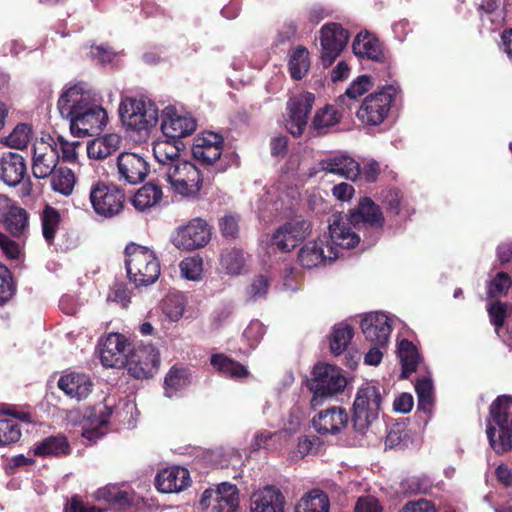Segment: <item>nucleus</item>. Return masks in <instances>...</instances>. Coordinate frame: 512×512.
I'll use <instances>...</instances> for the list:
<instances>
[{
    "label": "nucleus",
    "instance_id": "nucleus-61",
    "mask_svg": "<svg viewBox=\"0 0 512 512\" xmlns=\"http://www.w3.org/2000/svg\"><path fill=\"white\" fill-rule=\"evenodd\" d=\"M58 145V151L61 152V158L66 162H74L77 157L76 147L80 145V142H68L62 136L57 137L55 141Z\"/></svg>",
    "mask_w": 512,
    "mask_h": 512
},
{
    "label": "nucleus",
    "instance_id": "nucleus-12",
    "mask_svg": "<svg viewBox=\"0 0 512 512\" xmlns=\"http://www.w3.org/2000/svg\"><path fill=\"white\" fill-rule=\"evenodd\" d=\"M135 379H150L160 367V353L152 344H139L132 347L125 365Z\"/></svg>",
    "mask_w": 512,
    "mask_h": 512
},
{
    "label": "nucleus",
    "instance_id": "nucleus-41",
    "mask_svg": "<svg viewBox=\"0 0 512 512\" xmlns=\"http://www.w3.org/2000/svg\"><path fill=\"white\" fill-rule=\"evenodd\" d=\"M189 369L173 365L164 379V394L171 398L176 392L183 389L190 382Z\"/></svg>",
    "mask_w": 512,
    "mask_h": 512
},
{
    "label": "nucleus",
    "instance_id": "nucleus-56",
    "mask_svg": "<svg viewBox=\"0 0 512 512\" xmlns=\"http://www.w3.org/2000/svg\"><path fill=\"white\" fill-rule=\"evenodd\" d=\"M31 127L25 123H19L5 138V144L16 149H23L30 141Z\"/></svg>",
    "mask_w": 512,
    "mask_h": 512
},
{
    "label": "nucleus",
    "instance_id": "nucleus-26",
    "mask_svg": "<svg viewBox=\"0 0 512 512\" xmlns=\"http://www.w3.org/2000/svg\"><path fill=\"white\" fill-rule=\"evenodd\" d=\"M27 176L26 159L17 152H5L0 157V180L16 187Z\"/></svg>",
    "mask_w": 512,
    "mask_h": 512
},
{
    "label": "nucleus",
    "instance_id": "nucleus-15",
    "mask_svg": "<svg viewBox=\"0 0 512 512\" xmlns=\"http://www.w3.org/2000/svg\"><path fill=\"white\" fill-rule=\"evenodd\" d=\"M100 360L109 368L125 367L132 344L120 333H110L98 343Z\"/></svg>",
    "mask_w": 512,
    "mask_h": 512
},
{
    "label": "nucleus",
    "instance_id": "nucleus-7",
    "mask_svg": "<svg viewBox=\"0 0 512 512\" xmlns=\"http://www.w3.org/2000/svg\"><path fill=\"white\" fill-rule=\"evenodd\" d=\"M89 200L98 216L110 219L123 211L126 195L116 184L98 180L90 188Z\"/></svg>",
    "mask_w": 512,
    "mask_h": 512
},
{
    "label": "nucleus",
    "instance_id": "nucleus-38",
    "mask_svg": "<svg viewBox=\"0 0 512 512\" xmlns=\"http://www.w3.org/2000/svg\"><path fill=\"white\" fill-rule=\"evenodd\" d=\"M328 495L320 489H312L305 493L295 507V512H329Z\"/></svg>",
    "mask_w": 512,
    "mask_h": 512
},
{
    "label": "nucleus",
    "instance_id": "nucleus-63",
    "mask_svg": "<svg viewBox=\"0 0 512 512\" xmlns=\"http://www.w3.org/2000/svg\"><path fill=\"white\" fill-rule=\"evenodd\" d=\"M399 512H437L435 504L427 499L421 498L408 501Z\"/></svg>",
    "mask_w": 512,
    "mask_h": 512
},
{
    "label": "nucleus",
    "instance_id": "nucleus-59",
    "mask_svg": "<svg viewBox=\"0 0 512 512\" xmlns=\"http://www.w3.org/2000/svg\"><path fill=\"white\" fill-rule=\"evenodd\" d=\"M181 274L188 280H197L203 270V261L199 257H187L180 262Z\"/></svg>",
    "mask_w": 512,
    "mask_h": 512
},
{
    "label": "nucleus",
    "instance_id": "nucleus-23",
    "mask_svg": "<svg viewBox=\"0 0 512 512\" xmlns=\"http://www.w3.org/2000/svg\"><path fill=\"white\" fill-rule=\"evenodd\" d=\"M353 53L359 58H367L374 62L388 64L390 57L384 50L383 43L375 34L367 30L360 31L352 43Z\"/></svg>",
    "mask_w": 512,
    "mask_h": 512
},
{
    "label": "nucleus",
    "instance_id": "nucleus-46",
    "mask_svg": "<svg viewBox=\"0 0 512 512\" xmlns=\"http://www.w3.org/2000/svg\"><path fill=\"white\" fill-rule=\"evenodd\" d=\"M354 335L353 327L349 324L339 323L333 327L330 338V350L335 356L342 354Z\"/></svg>",
    "mask_w": 512,
    "mask_h": 512
},
{
    "label": "nucleus",
    "instance_id": "nucleus-27",
    "mask_svg": "<svg viewBox=\"0 0 512 512\" xmlns=\"http://www.w3.org/2000/svg\"><path fill=\"white\" fill-rule=\"evenodd\" d=\"M352 226L342 213H334L329 218V237L337 247L351 249L360 242V236L352 231Z\"/></svg>",
    "mask_w": 512,
    "mask_h": 512
},
{
    "label": "nucleus",
    "instance_id": "nucleus-45",
    "mask_svg": "<svg viewBox=\"0 0 512 512\" xmlns=\"http://www.w3.org/2000/svg\"><path fill=\"white\" fill-rule=\"evenodd\" d=\"M40 217L43 237L49 245L53 244L61 222L60 212L53 206L47 204L42 210Z\"/></svg>",
    "mask_w": 512,
    "mask_h": 512
},
{
    "label": "nucleus",
    "instance_id": "nucleus-47",
    "mask_svg": "<svg viewBox=\"0 0 512 512\" xmlns=\"http://www.w3.org/2000/svg\"><path fill=\"white\" fill-rule=\"evenodd\" d=\"M415 391L418 398V411L430 415L434 405L433 383L431 378L426 376L418 378L415 384Z\"/></svg>",
    "mask_w": 512,
    "mask_h": 512
},
{
    "label": "nucleus",
    "instance_id": "nucleus-64",
    "mask_svg": "<svg viewBox=\"0 0 512 512\" xmlns=\"http://www.w3.org/2000/svg\"><path fill=\"white\" fill-rule=\"evenodd\" d=\"M354 512H383V507L373 496L360 497L356 502Z\"/></svg>",
    "mask_w": 512,
    "mask_h": 512
},
{
    "label": "nucleus",
    "instance_id": "nucleus-33",
    "mask_svg": "<svg viewBox=\"0 0 512 512\" xmlns=\"http://www.w3.org/2000/svg\"><path fill=\"white\" fill-rule=\"evenodd\" d=\"M184 149L182 140H159L153 145V155L159 163V172L165 171L166 166H172L181 161L180 151Z\"/></svg>",
    "mask_w": 512,
    "mask_h": 512
},
{
    "label": "nucleus",
    "instance_id": "nucleus-53",
    "mask_svg": "<svg viewBox=\"0 0 512 512\" xmlns=\"http://www.w3.org/2000/svg\"><path fill=\"white\" fill-rule=\"evenodd\" d=\"M0 415L11 416L13 420H19L27 424H36V414L29 406H17L6 403H0Z\"/></svg>",
    "mask_w": 512,
    "mask_h": 512
},
{
    "label": "nucleus",
    "instance_id": "nucleus-18",
    "mask_svg": "<svg viewBox=\"0 0 512 512\" xmlns=\"http://www.w3.org/2000/svg\"><path fill=\"white\" fill-rule=\"evenodd\" d=\"M314 102L315 95L311 92H302L288 100V130L294 137H299L303 134Z\"/></svg>",
    "mask_w": 512,
    "mask_h": 512
},
{
    "label": "nucleus",
    "instance_id": "nucleus-37",
    "mask_svg": "<svg viewBox=\"0 0 512 512\" xmlns=\"http://www.w3.org/2000/svg\"><path fill=\"white\" fill-rule=\"evenodd\" d=\"M71 452V446L65 436H49L38 442L34 447L36 456H67Z\"/></svg>",
    "mask_w": 512,
    "mask_h": 512
},
{
    "label": "nucleus",
    "instance_id": "nucleus-2",
    "mask_svg": "<svg viewBox=\"0 0 512 512\" xmlns=\"http://www.w3.org/2000/svg\"><path fill=\"white\" fill-rule=\"evenodd\" d=\"M486 434L496 454L512 449V396L500 395L490 405Z\"/></svg>",
    "mask_w": 512,
    "mask_h": 512
},
{
    "label": "nucleus",
    "instance_id": "nucleus-19",
    "mask_svg": "<svg viewBox=\"0 0 512 512\" xmlns=\"http://www.w3.org/2000/svg\"><path fill=\"white\" fill-rule=\"evenodd\" d=\"M210 238L211 232L206 221L196 218L177 229L173 244L179 249L191 251L204 247Z\"/></svg>",
    "mask_w": 512,
    "mask_h": 512
},
{
    "label": "nucleus",
    "instance_id": "nucleus-35",
    "mask_svg": "<svg viewBox=\"0 0 512 512\" xmlns=\"http://www.w3.org/2000/svg\"><path fill=\"white\" fill-rule=\"evenodd\" d=\"M120 144L121 137L118 134H106L87 144V154L91 159L102 160L116 152Z\"/></svg>",
    "mask_w": 512,
    "mask_h": 512
},
{
    "label": "nucleus",
    "instance_id": "nucleus-16",
    "mask_svg": "<svg viewBox=\"0 0 512 512\" xmlns=\"http://www.w3.org/2000/svg\"><path fill=\"white\" fill-rule=\"evenodd\" d=\"M0 224L14 238L27 237L29 213L9 197L0 198Z\"/></svg>",
    "mask_w": 512,
    "mask_h": 512
},
{
    "label": "nucleus",
    "instance_id": "nucleus-24",
    "mask_svg": "<svg viewBox=\"0 0 512 512\" xmlns=\"http://www.w3.org/2000/svg\"><path fill=\"white\" fill-rule=\"evenodd\" d=\"M361 329L371 344L386 346L392 332L389 318L382 312L366 314L361 320Z\"/></svg>",
    "mask_w": 512,
    "mask_h": 512
},
{
    "label": "nucleus",
    "instance_id": "nucleus-1",
    "mask_svg": "<svg viewBox=\"0 0 512 512\" xmlns=\"http://www.w3.org/2000/svg\"><path fill=\"white\" fill-rule=\"evenodd\" d=\"M57 108L60 115L69 120L71 133L77 137L99 134L108 121L97 94L83 81L62 91Z\"/></svg>",
    "mask_w": 512,
    "mask_h": 512
},
{
    "label": "nucleus",
    "instance_id": "nucleus-57",
    "mask_svg": "<svg viewBox=\"0 0 512 512\" xmlns=\"http://www.w3.org/2000/svg\"><path fill=\"white\" fill-rule=\"evenodd\" d=\"M16 284L10 270L0 265V306L8 302L15 294Z\"/></svg>",
    "mask_w": 512,
    "mask_h": 512
},
{
    "label": "nucleus",
    "instance_id": "nucleus-58",
    "mask_svg": "<svg viewBox=\"0 0 512 512\" xmlns=\"http://www.w3.org/2000/svg\"><path fill=\"white\" fill-rule=\"evenodd\" d=\"M507 304L496 300L488 308L490 323L494 326L495 332L499 335L500 329L504 326L507 317Z\"/></svg>",
    "mask_w": 512,
    "mask_h": 512
},
{
    "label": "nucleus",
    "instance_id": "nucleus-42",
    "mask_svg": "<svg viewBox=\"0 0 512 512\" xmlns=\"http://www.w3.org/2000/svg\"><path fill=\"white\" fill-rule=\"evenodd\" d=\"M341 114L333 105H326L316 111L312 127L318 135L327 133L330 127L335 126L340 122Z\"/></svg>",
    "mask_w": 512,
    "mask_h": 512
},
{
    "label": "nucleus",
    "instance_id": "nucleus-9",
    "mask_svg": "<svg viewBox=\"0 0 512 512\" xmlns=\"http://www.w3.org/2000/svg\"><path fill=\"white\" fill-rule=\"evenodd\" d=\"M397 94L393 85H386L380 90L369 94L357 110V118L360 122L370 126L381 124L392 107Z\"/></svg>",
    "mask_w": 512,
    "mask_h": 512
},
{
    "label": "nucleus",
    "instance_id": "nucleus-29",
    "mask_svg": "<svg viewBox=\"0 0 512 512\" xmlns=\"http://www.w3.org/2000/svg\"><path fill=\"white\" fill-rule=\"evenodd\" d=\"M285 497L277 487L268 485L251 496V512H284Z\"/></svg>",
    "mask_w": 512,
    "mask_h": 512
},
{
    "label": "nucleus",
    "instance_id": "nucleus-14",
    "mask_svg": "<svg viewBox=\"0 0 512 512\" xmlns=\"http://www.w3.org/2000/svg\"><path fill=\"white\" fill-rule=\"evenodd\" d=\"M200 505L206 512H236L239 507V489L235 484L222 482L216 490L206 489Z\"/></svg>",
    "mask_w": 512,
    "mask_h": 512
},
{
    "label": "nucleus",
    "instance_id": "nucleus-60",
    "mask_svg": "<svg viewBox=\"0 0 512 512\" xmlns=\"http://www.w3.org/2000/svg\"><path fill=\"white\" fill-rule=\"evenodd\" d=\"M0 249L3 254L11 260H18L21 257L22 249L20 245L5 233L0 231Z\"/></svg>",
    "mask_w": 512,
    "mask_h": 512
},
{
    "label": "nucleus",
    "instance_id": "nucleus-5",
    "mask_svg": "<svg viewBox=\"0 0 512 512\" xmlns=\"http://www.w3.org/2000/svg\"><path fill=\"white\" fill-rule=\"evenodd\" d=\"M345 217L354 229L363 231V243L367 246L376 243L385 224L380 206L369 197L361 198Z\"/></svg>",
    "mask_w": 512,
    "mask_h": 512
},
{
    "label": "nucleus",
    "instance_id": "nucleus-31",
    "mask_svg": "<svg viewBox=\"0 0 512 512\" xmlns=\"http://www.w3.org/2000/svg\"><path fill=\"white\" fill-rule=\"evenodd\" d=\"M334 247L329 248L330 254L326 256L324 253V241L321 239L306 242L297 253V263L305 269H313L324 264L327 259L334 260L338 257L334 252Z\"/></svg>",
    "mask_w": 512,
    "mask_h": 512
},
{
    "label": "nucleus",
    "instance_id": "nucleus-32",
    "mask_svg": "<svg viewBox=\"0 0 512 512\" xmlns=\"http://www.w3.org/2000/svg\"><path fill=\"white\" fill-rule=\"evenodd\" d=\"M57 386L70 398L81 401L91 393L93 383L85 373L70 372L59 378Z\"/></svg>",
    "mask_w": 512,
    "mask_h": 512
},
{
    "label": "nucleus",
    "instance_id": "nucleus-6",
    "mask_svg": "<svg viewBox=\"0 0 512 512\" xmlns=\"http://www.w3.org/2000/svg\"><path fill=\"white\" fill-rule=\"evenodd\" d=\"M346 384V378L340 368L327 363L316 364L312 370V377L307 382V387L313 394L311 406L315 408L325 398L342 392Z\"/></svg>",
    "mask_w": 512,
    "mask_h": 512
},
{
    "label": "nucleus",
    "instance_id": "nucleus-48",
    "mask_svg": "<svg viewBox=\"0 0 512 512\" xmlns=\"http://www.w3.org/2000/svg\"><path fill=\"white\" fill-rule=\"evenodd\" d=\"M76 183L74 172L67 167H60L51 175V187L64 196L72 194Z\"/></svg>",
    "mask_w": 512,
    "mask_h": 512
},
{
    "label": "nucleus",
    "instance_id": "nucleus-4",
    "mask_svg": "<svg viewBox=\"0 0 512 512\" xmlns=\"http://www.w3.org/2000/svg\"><path fill=\"white\" fill-rule=\"evenodd\" d=\"M385 391L371 382L358 388L353 407L351 423L355 432L363 434L375 422L382 411Z\"/></svg>",
    "mask_w": 512,
    "mask_h": 512
},
{
    "label": "nucleus",
    "instance_id": "nucleus-36",
    "mask_svg": "<svg viewBox=\"0 0 512 512\" xmlns=\"http://www.w3.org/2000/svg\"><path fill=\"white\" fill-rule=\"evenodd\" d=\"M112 408L104 405L98 413L90 420L89 426L83 427L82 436L90 442H96L108 432L109 419L112 415Z\"/></svg>",
    "mask_w": 512,
    "mask_h": 512
},
{
    "label": "nucleus",
    "instance_id": "nucleus-22",
    "mask_svg": "<svg viewBox=\"0 0 512 512\" xmlns=\"http://www.w3.org/2000/svg\"><path fill=\"white\" fill-rule=\"evenodd\" d=\"M197 127L192 116L178 115L172 106L166 107L161 115V130L166 138L181 140L191 135Z\"/></svg>",
    "mask_w": 512,
    "mask_h": 512
},
{
    "label": "nucleus",
    "instance_id": "nucleus-39",
    "mask_svg": "<svg viewBox=\"0 0 512 512\" xmlns=\"http://www.w3.org/2000/svg\"><path fill=\"white\" fill-rule=\"evenodd\" d=\"M398 355L402 365L401 378H408L415 372L421 361L417 347L408 339H402L398 344Z\"/></svg>",
    "mask_w": 512,
    "mask_h": 512
},
{
    "label": "nucleus",
    "instance_id": "nucleus-11",
    "mask_svg": "<svg viewBox=\"0 0 512 512\" xmlns=\"http://www.w3.org/2000/svg\"><path fill=\"white\" fill-rule=\"evenodd\" d=\"M312 233L311 221L296 216L278 226L270 237L273 250L289 253Z\"/></svg>",
    "mask_w": 512,
    "mask_h": 512
},
{
    "label": "nucleus",
    "instance_id": "nucleus-10",
    "mask_svg": "<svg viewBox=\"0 0 512 512\" xmlns=\"http://www.w3.org/2000/svg\"><path fill=\"white\" fill-rule=\"evenodd\" d=\"M170 183L172 189L183 196H196L203 183L200 170L192 163L181 160L172 166H166L160 173Z\"/></svg>",
    "mask_w": 512,
    "mask_h": 512
},
{
    "label": "nucleus",
    "instance_id": "nucleus-62",
    "mask_svg": "<svg viewBox=\"0 0 512 512\" xmlns=\"http://www.w3.org/2000/svg\"><path fill=\"white\" fill-rule=\"evenodd\" d=\"M108 298L122 307H127L130 303V291L125 283H115L111 288Z\"/></svg>",
    "mask_w": 512,
    "mask_h": 512
},
{
    "label": "nucleus",
    "instance_id": "nucleus-40",
    "mask_svg": "<svg viewBox=\"0 0 512 512\" xmlns=\"http://www.w3.org/2000/svg\"><path fill=\"white\" fill-rule=\"evenodd\" d=\"M162 196L161 187L149 182L138 189L132 198V203L137 210L144 211L158 204Z\"/></svg>",
    "mask_w": 512,
    "mask_h": 512
},
{
    "label": "nucleus",
    "instance_id": "nucleus-52",
    "mask_svg": "<svg viewBox=\"0 0 512 512\" xmlns=\"http://www.w3.org/2000/svg\"><path fill=\"white\" fill-rule=\"evenodd\" d=\"M241 217L237 213H228L221 217L218 221L219 231L223 238L227 240H235L240 234Z\"/></svg>",
    "mask_w": 512,
    "mask_h": 512
},
{
    "label": "nucleus",
    "instance_id": "nucleus-49",
    "mask_svg": "<svg viewBox=\"0 0 512 512\" xmlns=\"http://www.w3.org/2000/svg\"><path fill=\"white\" fill-rule=\"evenodd\" d=\"M185 306V296L178 291L168 293L161 302L163 313L173 322L178 321L183 316Z\"/></svg>",
    "mask_w": 512,
    "mask_h": 512
},
{
    "label": "nucleus",
    "instance_id": "nucleus-20",
    "mask_svg": "<svg viewBox=\"0 0 512 512\" xmlns=\"http://www.w3.org/2000/svg\"><path fill=\"white\" fill-rule=\"evenodd\" d=\"M224 138L222 135L206 131L194 140L192 155L202 165H213L221 159Z\"/></svg>",
    "mask_w": 512,
    "mask_h": 512
},
{
    "label": "nucleus",
    "instance_id": "nucleus-34",
    "mask_svg": "<svg viewBox=\"0 0 512 512\" xmlns=\"http://www.w3.org/2000/svg\"><path fill=\"white\" fill-rule=\"evenodd\" d=\"M210 364L225 378L241 380L250 375L247 367L223 353L213 354L210 358Z\"/></svg>",
    "mask_w": 512,
    "mask_h": 512
},
{
    "label": "nucleus",
    "instance_id": "nucleus-21",
    "mask_svg": "<svg viewBox=\"0 0 512 512\" xmlns=\"http://www.w3.org/2000/svg\"><path fill=\"white\" fill-rule=\"evenodd\" d=\"M150 166L145 158L136 153L123 152L117 157L118 180L138 184L148 176Z\"/></svg>",
    "mask_w": 512,
    "mask_h": 512
},
{
    "label": "nucleus",
    "instance_id": "nucleus-30",
    "mask_svg": "<svg viewBox=\"0 0 512 512\" xmlns=\"http://www.w3.org/2000/svg\"><path fill=\"white\" fill-rule=\"evenodd\" d=\"M190 484L189 471L180 466L165 468L157 473L155 486L162 493L180 492Z\"/></svg>",
    "mask_w": 512,
    "mask_h": 512
},
{
    "label": "nucleus",
    "instance_id": "nucleus-55",
    "mask_svg": "<svg viewBox=\"0 0 512 512\" xmlns=\"http://www.w3.org/2000/svg\"><path fill=\"white\" fill-rule=\"evenodd\" d=\"M21 430L13 419H0V447L18 442L21 438Z\"/></svg>",
    "mask_w": 512,
    "mask_h": 512
},
{
    "label": "nucleus",
    "instance_id": "nucleus-44",
    "mask_svg": "<svg viewBox=\"0 0 512 512\" xmlns=\"http://www.w3.org/2000/svg\"><path fill=\"white\" fill-rule=\"evenodd\" d=\"M97 501H105L106 503L125 508L131 505V497L128 492L121 490L116 485H107L99 488L94 495Z\"/></svg>",
    "mask_w": 512,
    "mask_h": 512
},
{
    "label": "nucleus",
    "instance_id": "nucleus-8",
    "mask_svg": "<svg viewBox=\"0 0 512 512\" xmlns=\"http://www.w3.org/2000/svg\"><path fill=\"white\" fill-rule=\"evenodd\" d=\"M121 121L134 130H146L158 122V109L151 101L144 98L126 97L119 106Z\"/></svg>",
    "mask_w": 512,
    "mask_h": 512
},
{
    "label": "nucleus",
    "instance_id": "nucleus-28",
    "mask_svg": "<svg viewBox=\"0 0 512 512\" xmlns=\"http://www.w3.org/2000/svg\"><path fill=\"white\" fill-rule=\"evenodd\" d=\"M318 166L320 171L336 174L351 181H356L361 173L360 164L346 154L328 156L321 159Z\"/></svg>",
    "mask_w": 512,
    "mask_h": 512
},
{
    "label": "nucleus",
    "instance_id": "nucleus-43",
    "mask_svg": "<svg viewBox=\"0 0 512 512\" xmlns=\"http://www.w3.org/2000/svg\"><path fill=\"white\" fill-rule=\"evenodd\" d=\"M288 67L292 79H303L310 68V58L307 48L298 46L293 50L288 61Z\"/></svg>",
    "mask_w": 512,
    "mask_h": 512
},
{
    "label": "nucleus",
    "instance_id": "nucleus-17",
    "mask_svg": "<svg viewBox=\"0 0 512 512\" xmlns=\"http://www.w3.org/2000/svg\"><path fill=\"white\" fill-rule=\"evenodd\" d=\"M48 141L41 139L34 144L32 173L37 179H45L51 176L60 159L58 145L52 136H47Z\"/></svg>",
    "mask_w": 512,
    "mask_h": 512
},
{
    "label": "nucleus",
    "instance_id": "nucleus-25",
    "mask_svg": "<svg viewBox=\"0 0 512 512\" xmlns=\"http://www.w3.org/2000/svg\"><path fill=\"white\" fill-rule=\"evenodd\" d=\"M348 422L346 410L336 406L320 411L312 420L313 427L321 435L338 434L347 427Z\"/></svg>",
    "mask_w": 512,
    "mask_h": 512
},
{
    "label": "nucleus",
    "instance_id": "nucleus-50",
    "mask_svg": "<svg viewBox=\"0 0 512 512\" xmlns=\"http://www.w3.org/2000/svg\"><path fill=\"white\" fill-rule=\"evenodd\" d=\"M220 264L227 274L239 275L245 265L243 250L239 248L224 249L220 256Z\"/></svg>",
    "mask_w": 512,
    "mask_h": 512
},
{
    "label": "nucleus",
    "instance_id": "nucleus-13",
    "mask_svg": "<svg viewBox=\"0 0 512 512\" xmlns=\"http://www.w3.org/2000/svg\"><path fill=\"white\" fill-rule=\"evenodd\" d=\"M350 38L349 31L340 23L330 22L320 29V58L325 67L332 65L345 49Z\"/></svg>",
    "mask_w": 512,
    "mask_h": 512
},
{
    "label": "nucleus",
    "instance_id": "nucleus-3",
    "mask_svg": "<svg viewBox=\"0 0 512 512\" xmlns=\"http://www.w3.org/2000/svg\"><path fill=\"white\" fill-rule=\"evenodd\" d=\"M127 277L135 288L154 284L160 276V262L154 251L146 246L130 242L125 250Z\"/></svg>",
    "mask_w": 512,
    "mask_h": 512
},
{
    "label": "nucleus",
    "instance_id": "nucleus-51",
    "mask_svg": "<svg viewBox=\"0 0 512 512\" xmlns=\"http://www.w3.org/2000/svg\"><path fill=\"white\" fill-rule=\"evenodd\" d=\"M373 87L372 78L368 75H360L346 89L343 95L338 97L340 104H345V99L356 100Z\"/></svg>",
    "mask_w": 512,
    "mask_h": 512
},
{
    "label": "nucleus",
    "instance_id": "nucleus-54",
    "mask_svg": "<svg viewBox=\"0 0 512 512\" xmlns=\"http://www.w3.org/2000/svg\"><path fill=\"white\" fill-rule=\"evenodd\" d=\"M512 286V279L506 272H498L488 283V298H497L505 296Z\"/></svg>",
    "mask_w": 512,
    "mask_h": 512
}]
</instances>
